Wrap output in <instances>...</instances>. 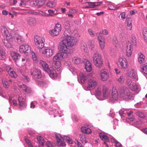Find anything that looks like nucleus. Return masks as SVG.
I'll use <instances>...</instances> for the list:
<instances>
[{"mask_svg":"<svg viewBox=\"0 0 147 147\" xmlns=\"http://www.w3.org/2000/svg\"><path fill=\"white\" fill-rule=\"evenodd\" d=\"M71 33L70 29L65 30L64 35L61 38V41L59 46L69 54L73 52L72 47L76 45L78 41L76 38L71 36Z\"/></svg>","mask_w":147,"mask_h":147,"instance_id":"obj_1","label":"nucleus"},{"mask_svg":"<svg viewBox=\"0 0 147 147\" xmlns=\"http://www.w3.org/2000/svg\"><path fill=\"white\" fill-rule=\"evenodd\" d=\"M59 51L53 57V66L57 71L61 70V61L63 59L67 58L69 55L68 53L59 46Z\"/></svg>","mask_w":147,"mask_h":147,"instance_id":"obj_2","label":"nucleus"},{"mask_svg":"<svg viewBox=\"0 0 147 147\" xmlns=\"http://www.w3.org/2000/svg\"><path fill=\"white\" fill-rule=\"evenodd\" d=\"M102 88V93L103 97L105 98H109L113 102L118 100V91L115 87H113L112 90H109L105 86H103Z\"/></svg>","mask_w":147,"mask_h":147,"instance_id":"obj_3","label":"nucleus"},{"mask_svg":"<svg viewBox=\"0 0 147 147\" xmlns=\"http://www.w3.org/2000/svg\"><path fill=\"white\" fill-rule=\"evenodd\" d=\"M93 74L92 73H90L88 74L87 86H84V89L86 91L94 89L98 84L96 78L95 77H93Z\"/></svg>","mask_w":147,"mask_h":147,"instance_id":"obj_4","label":"nucleus"},{"mask_svg":"<svg viewBox=\"0 0 147 147\" xmlns=\"http://www.w3.org/2000/svg\"><path fill=\"white\" fill-rule=\"evenodd\" d=\"M34 40L36 47L39 50L44 47L45 40L43 37L36 35L34 37Z\"/></svg>","mask_w":147,"mask_h":147,"instance_id":"obj_5","label":"nucleus"},{"mask_svg":"<svg viewBox=\"0 0 147 147\" xmlns=\"http://www.w3.org/2000/svg\"><path fill=\"white\" fill-rule=\"evenodd\" d=\"M55 49L53 47H45L43 50H39L40 52L45 57L49 58L51 57L54 54Z\"/></svg>","mask_w":147,"mask_h":147,"instance_id":"obj_6","label":"nucleus"},{"mask_svg":"<svg viewBox=\"0 0 147 147\" xmlns=\"http://www.w3.org/2000/svg\"><path fill=\"white\" fill-rule=\"evenodd\" d=\"M92 58L94 65L97 67H100L102 65V60L101 55L98 52L95 53L92 55Z\"/></svg>","mask_w":147,"mask_h":147,"instance_id":"obj_7","label":"nucleus"},{"mask_svg":"<svg viewBox=\"0 0 147 147\" xmlns=\"http://www.w3.org/2000/svg\"><path fill=\"white\" fill-rule=\"evenodd\" d=\"M118 98L120 97L123 99L128 100L131 98L129 90L127 88H123L120 91V94L118 95Z\"/></svg>","mask_w":147,"mask_h":147,"instance_id":"obj_8","label":"nucleus"},{"mask_svg":"<svg viewBox=\"0 0 147 147\" xmlns=\"http://www.w3.org/2000/svg\"><path fill=\"white\" fill-rule=\"evenodd\" d=\"M117 63L121 69H124L127 68L128 62L126 58L122 56L119 57Z\"/></svg>","mask_w":147,"mask_h":147,"instance_id":"obj_9","label":"nucleus"},{"mask_svg":"<svg viewBox=\"0 0 147 147\" xmlns=\"http://www.w3.org/2000/svg\"><path fill=\"white\" fill-rule=\"evenodd\" d=\"M61 25L59 24H55L54 28L50 30V34L53 37L58 36L61 30Z\"/></svg>","mask_w":147,"mask_h":147,"instance_id":"obj_10","label":"nucleus"},{"mask_svg":"<svg viewBox=\"0 0 147 147\" xmlns=\"http://www.w3.org/2000/svg\"><path fill=\"white\" fill-rule=\"evenodd\" d=\"M133 80L129 78H127L126 80V84L129 88L131 90L135 91L138 89L139 86L136 84L134 83Z\"/></svg>","mask_w":147,"mask_h":147,"instance_id":"obj_11","label":"nucleus"},{"mask_svg":"<svg viewBox=\"0 0 147 147\" xmlns=\"http://www.w3.org/2000/svg\"><path fill=\"white\" fill-rule=\"evenodd\" d=\"M96 35L98 37V39L99 44L101 50H103L105 47V39L103 36L100 35V33H97Z\"/></svg>","mask_w":147,"mask_h":147,"instance_id":"obj_12","label":"nucleus"},{"mask_svg":"<svg viewBox=\"0 0 147 147\" xmlns=\"http://www.w3.org/2000/svg\"><path fill=\"white\" fill-rule=\"evenodd\" d=\"M127 76L131 79L135 80V81L138 80V76L136 71L132 69H129L127 73Z\"/></svg>","mask_w":147,"mask_h":147,"instance_id":"obj_13","label":"nucleus"},{"mask_svg":"<svg viewBox=\"0 0 147 147\" xmlns=\"http://www.w3.org/2000/svg\"><path fill=\"white\" fill-rule=\"evenodd\" d=\"M99 75L100 80L102 81H107L109 77L108 71L106 69L101 70L100 71Z\"/></svg>","mask_w":147,"mask_h":147,"instance_id":"obj_14","label":"nucleus"},{"mask_svg":"<svg viewBox=\"0 0 147 147\" xmlns=\"http://www.w3.org/2000/svg\"><path fill=\"white\" fill-rule=\"evenodd\" d=\"M30 48L29 45L27 44L22 45L19 47V52L21 53H24L26 55H28L30 51Z\"/></svg>","mask_w":147,"mask_h":147,"instance_id":"obj_15","label":"nucleus"},{"mask_svg":"<svg viewBox=\"0 0 147 147\" xmlns=\"http://www.w3.org/2000/svg\"><path fill=\"white\" fill-rule=\"evenodd\" d=\"M20 90L23 91V92L26 95H28L32 92V90L31 88L24 84L19 86Z\"/></svg>","mask_w":147,"mask_h":147,"instance_id":"obj_16","label":"nucleus"},{"mask_svg":"<svg viewBox=\"0 0 147 147\" xmlns=\"http://www.w3.org/2000/svg\"><path fill=\"white\" fill-rule=\"evenodd\" d=\"M77 76L78 81L80 84H84L88 78L87 76L83 73H80Z\"/></svg>","mask_w":147,"mask_h":147,"instance_id":"obj_17","label":"nucleus"},{"mask_svg":"<svg viewBox=\"0 0 147 147\" xmlns=\"http://www.w3.org/2000/svg\"><path fill=\"white\" fill-rule=\"evenodd\" d=\"M125 50L126 56L130 57L132 54L133 46L130 44H127Z\"/></svg>","mask_w":147,"mask_h":147,"instance_id":"obj_18","label":"nucleus"},{"mask_svg":"<svg viewBox=\"0 0 147 147\" xmlns=\"http://www.w3.org/2000/svg\"><path fill=\"white\" fill-rule=\"evenodd\" d=\"M83 63L84 64L86 71L88 72H90L92 69V64L90 61L86 59H84Z\"/></svg>","mask_w":147,"mask_h":147,"instance_id":"obj_19","label":"nucleus"},{"mask_svg":"<svg viewBox=\"0 0 147 147\" xmlns=\"http://www.w3.org/2000/svg\"><path fill=\"white\" fill-rule=\"evenodd\" d=\"M38 65L42 66L46 72H49L50 68L48 64L45 61L40 60L39 62Z\"/></svg>","mask_w":147,"mask_h":147,"instance_id":"obj_20","label":"nucleus"},{"mask_svg":"<svg viewBox=\"0 0 147 147\" xmlns=\"http://www.w3.org/2000/svg\"><path fill=\"white\" fill-rule=\"evenodd\" d=\"M55 136L58 145L59 146H64L65 144L63 142V139L61 135L59 134H56Z\"/></svg>","mask_w":147,"mask_h":147,"instance_id":"obj_21","label":"nucleus"},{"mask_svg":"<svg viewBox=\"0 0 147 147\" xmlns=\"http://www.w3.org/2000/svg\"><path fill=\"white\" fill-rule=\"evenodd\" d=\"M6 70L9 75L11 77L15 78L17 77V75L13 68L8 67L7 68Z\"/></svg>","mask_w":147,"mask_h":147,"instance_id":"obj_22","label":"nucleus"},{"mask_svg":"<svg viewBox=\"0 0 147 147\" xmlns=\"http://www.w3.org/2000/svg\"><path fill=\"white\" fill-rule=\"evenodd\" d=\"M31 74L36 78H41V73L39 69H33Z\"/></svg>","mask_w":147,"mask_h":147,"instance_id":"obj_23","label":"nucleus"},{"mask_svg":"<svg viewBox=\"0 0 147 147\" xmlns=\"http://www.w3.org/2000/svg\"><path fill=\"white\" fill-rule=\"evenodd\" d=\"M1 30L2 34L6 36L7 38H11V34L5 26H3L1 27Z\"/></svg>","mask_w":147,"mask_h":147,"instance_id":"obj_24","label":"nucleus"},{"mask_svg":"<svg viewBox=\"0 0 147 147\" xmlns=\"http://www.w3.org/2000/svg\"><path fill=\"white\" fill-rule=\"evenodd\" d=\"M19 105L20 107H25L27 104L25 97L23 96H20L18 98Z\"/></svg>","mask_w":147,"mask_h":147,"instance_id":"obj_25","label":"nucleus"},{"mask_svg":"<svg viewBox=\"0 0 147 147\" xmlns=\"http://www.w3.org/2000/svg\"><path fill=\"white\" fill-rule=\"evenodd\" d=\"M84 59L78 57H74L72 59V61L75 64L80 65L83 63Z\"/></svg>","mask_w":147,"mask_h":147,"instance_id":"obj_26","label":"nucleus"},{"mask_svg":"<svg viewBox=\"0 0 147 147\" xmlns=\"http://www.w3.org/2000/svg\"><path fill=\"white\" fill-rule=\"evenodd\" d=\"M10 54L12 58L15 62L17 61L20 58V55L17 52L12 51Z\"/></svg>","mask_w":147,"mask_h":147,"instance_id":"obj_27","label":"nucleus"},{"mask_svg":"<svg viewBox=\"0 0 147 147\" xmlns=\"http://www.w3.org/2000/svg\"><path fill=\"white\" fill-rule=\"evenodd\" d=\"M6 57V52L3 47L0 46V60L4 59Z\"/></svg>","mask_w":147,"mask_h":147,"instance_id":"obj_28","label":"nucleus"},{"mask_svg":"<svg viewBox=\"0 0 147 147\" xmlns=\"http://www.w3.org/2000/svg\"><path fill=\"white\" fill-rule=\"evenodd\" d=\"M14 39L15 42L19 44H20L24 41V39L20 35H16L14 37Z\"/></svg>","mask_w":147,"mask_h":147,"instance_id":"obj_29","label":"nucleus"},{"mask_svg":"<svg viewBox=\"0 0 147 147\" xmlns=\"http://www.w3.org/2000/svg\"><path fill=\"white\" fill-rule=\"evenodd\" d=\"M28 24L31 26H35L36 24V19L34 18L29 17L27 20Z\"/></svg>","mask_w":147,"mask_h":147,"instance_id":"obj_30","label":"nucleus"},{"mask_svg":"<svg viewBox=\"0 0 147 147\" xmlns=\"http://www.w3.org/2000/svg\"><path fill=\"white\" fill-rule=\"evenodd\" d=\"M138 61L140 64H142L145 62V57L144 55L140 52L138 54Z\"/></svg>","mask_w":147,"mask_h":147,"instance_id":"obj_31","label":"nucleus"},{"mask_svg":"<svg viewBox=\"0 0 147 147\" xmlns=\"http://www.w3.org/2000/svg\"><path fill=\"white\" fill-rule=\"evenodd\" d=\"M102 1L99 2H86V3H88L89 4V7L90 8H94L95 6L99 5L100 4H102Z\"/></svg>","mask_w":147,"mask_h":147,"instance_id":"obj_32","label":"nucleus"},{"mask_svg":"<svg viewBox=\"0 0 147 147\" xmlns=\"http://www.w3.org/2000/svg\"><path fill=\"white\" fill-rule=\"evenodd\" d=\"M99 136L100 139L103 141H105V142H108L109 141V138L107 136L105 135L103 133H100L99 134Z\"/></svg>","mask_w":147,"mask_h":147,"instance_id":"obj_33","label":"nucleus"},{"mask_svg":"<svg viewBox=\"0 0 147 147\" xmlns=\"http://www.w3.org/2000/svg\"><path fill=\"white\" fill-rule=\"evenodd\" d=\"M51 68H50L49 72V75L50 77L52 78H54L57 77V75L56 71L54 70H52Z\"/></svg>","mask_w":147,"mask_h":147,"instance_id":"obj_34","label":"nucleus"},{"mask_svg":"<svg viewBox=\"0 0 147 147\" xmlns=\"http://www.w3.org/2000/svg\"><path fill=\"white\" fill-rule=\"evenodd\" d=\"M47 6L50 8H53L55 7L56 5V2L55 0L50 1L46 3Z\"/></svg>","mask_w":147,"mask_h":147,"instance_id":"obj_35","label":"nucleus"},{"mask_svg":"<svg viewBox=\"0 0 147 147\" xmlns=\"http://www.w3.org/2000/svg\"><path fill=\"white\" fill-rule=\"evenodd\" d=\"M81 129L82 132L86 134H89L92 132L90 129L85 126H82L81 127Z\"/></svg>","mask_w":147,"mask_h":147,"instance_id":"obj_36","label":"nucleus"},{"mask_svg":"<svg viewBox=\"0 0 147 147\" xmlns=\"http://www.w3.org/2000/svg\"><path fill=\"white\" fill-rule=\"evenodd\" d=\"M9 38H7L6 39H4L3 40V42L4 45L7 47L8 48H12L13 46L10 43L9 41L7 40L9 39Z\"/></svg>","mask_w":147,"mask_h":147,"instance_id":"obj_37","label":"nucleus"},{"mask_svg":"<svg viewBox=\"0 0 147 147\" xmlns=\"http://www.w3.org/2000/svg\"><path fill=\"white\" fill-rule=\"evenodd\" d=\"M68 62H66L65 63V65L67 66L68 65V68L69 70L72 72V74L75 75L77 74V70L75 69L73 67H71L69 64H68Z\"/></svg>","mask_w":147,"mask_h":147,"instance_id":"obj_38","label":"nucleus"},{"mask_svg":"<svg viewBox=\"0 0 147 147\" xmlns=\"http://www.w3.org/2000/svg\"><path fill=\"white\" fill-rule=\"evenodd\" d=\"M125 81V76L124 74H122L117 79V82L120 83H123Z\"/></svg>","mask_w":147,"mask_h":147,"instance_id":"obj_39","label":"nucleus"},{"mask_svg":"<svg viewBox=\"0 0 147 147\" xmlns=\"http://www.w3.org/2000/svg\"><path fill=\"white\" fill-rule=\"evenodd\" d=\"M129 42H130L128 44H130L133 46V45H136V37L134 36H132Z\"/></svg>","mask_w":147,"mask_h":147,"instance_id":"obj_40","label":"nucleus"},{"mask_svg":"<svg viewBox=\"0 0 147 147\" xmlns=\"http://www.w3.org/2000/svg\"><path fill=\"white\" fill-rule=\"evenodd\" d=\"M141 69L144 75H147V63L142 65Z\"/></svg>","mask_w":147,"mask_h":147,"instance_id":"obj_41","label":"nucleus"},{"mask_svg":"<svg viewBox=\"0 0 147 147\" xmlns=\"http://www.w3.org/2000/svg\"><path fill=\"white\" fill-rule=\"evenodd\" d=\"M80 48L82 51L86 52H88V48L86 44L85 43H82L81 45Z\"/></svg>","mask_w":147,"mask_h":147,"instance_id":"obj_42","label":"nucleus"},{"mask_svg":"<svg viewBox=\"0 0 147 147\" xmlns=\"http://www.w3.org/2000/svg\"><path fill=\"white\" fill-rule=\"evenodd\" d=\"M9 100V102L10 104H12L14 106H16L17 105L16 100H15L13 97L10 96Z\"/></svg>","mask_w":147,"mask_h":147,"instance_id":"obj_43","label":"nucleus"},{"mask_svg":"<svg viewBox=\"0 0 147 147\" xmlns=\"http://www.w3.org/2000/svg\"><path fill=\"white\" fill-rule=\"evenodd\" d=\"M37 140L39 143L42 146L44 145L45 143L47 141L46 139L44 140L40 136L37 137Z\"/></svg>","mask_w":147,"mask_h":147,"instance_id":"obj_44","label":"nucleus"},{"mask_svg":"<svg viewBox=\"0 0 147 147\" xmlns=\"http://www.w3.org/2000/svg\"><path fill=\"white\" fill-rule=\"evenodd\" d=\"M142 34L145 41L147 42V28H144L143 29Z\"/></svg>","mask_w":147,"mask_h":147,"instance_id":"obj_45","label":"nucleus"},{"mask_svg":"<svg viewBox=\"0 0 147 147\" xmlns=\"http://www.w3.org/2000/svg\"><path fill=\"white\" fill-rule=\"evenodd\" d=\"M32 58L34 62L36 63L38 62V59L36 54L33 51L31 52Z\"/></svg>","mask_w":147,"mask_h":147,"instance_id":"obj_46","label":"nucleus"},{"mask_svg":"<svg viewBox=\"0 0 147 147\" xmlns=\"http://www.w3.org/2000/svg\"><path fill=\"white\" fill-rule=\"evenodd\" d=\"M2 83L4 86L6 88H8L9 87V85L5 79H2Z\"/></svg>","mask_w":147,"mask_h":147,"instance_id":"obj_47","label":"nucleus"},{"mask_svg":"<svg viewBox=\"0 0 147 147\" xmlns=\"http://www.w3.org/2000/svg\"><path fill=\"white\" fill-rule=\"evenodd\" d=\"M138 117L141 118H144L145 116V115L144 113L140 111H138L136 113Z\"/></svg>","mask_w":147,"mask_h":147,"instance_id":"obj_48","label":"nucleus"},{"mask_svg":"<svg viewBox=\"0 0 147 147\" xmlns=\"http://www.w3.org/2000/svg\"><path fill=\"white\" fill-rule=\"evenodd\" d=\"M80 140L82 142L83 144H85L86 143V138L84 134L80 136Z\"/></svg>","mask_w":147,"mask_h":147,"instance_id":"obj_49","label":"nucleus"},{"mask_svg":"<svg viewBox=\"0 0 147 147\" xmlns=\"http://www.w3.org/2000/svg\"><path fill=\"white\" fill-rule=\"evenodd\" d=\"M37 83L41 87H46L47 86L45 82L42 81H38Z\"/></svg>","mask_w":147,"mask_h":147,"instance_id":"obj_50","label":"nucleus"},{"mask_svg":"<svg viewBox=\"0 0 147 147\" xmlns=\"http://www.w3.org/2000/svg\"><path fill=\"white\" fill-rule=\"evenodd\" d=\"M37 7L38 8L42 6L45 3L44 0H41L40 1H37Z\"/></svg>","mask_w":147,"mask_h":147,"instance_id":"obj_51","label":"nucleus"},{"mask_svg":"<svg viewBox=\"0 0 147 147\" xmlns=\"http://www.w3.org/2000/svg\"><path fill=\"white\" fill-rule=\"evenodd\" d=\"M96 93L98 96H99L101 94V90L100 87H98L97 88L96 90Z\"/></svg>","mask_w":147,"mask_h":147,"instance_id":"obj_52","label":"nucleus"},{"mask_svg":"<svg viewBox=\"0 0 147 147\" xmlns=\"http://www.w3.org/2000/svg\"><path fill=\"white\" fill-rule=\"evenodd\" d=\"M132 27V24L131 22V21H128L127 23V29L129 30H131Z\"/></svg>","mask_w":147,"mask_h":147,"instance_id":"obj_53","label":"nucleus"},{"mask_svg":"<svg viewBox=\"0 0 147 147\" xmlns=\"http://www.w3.org/2000/svg\"><path fill=\"white\" fill-rule=\"evenodd\" d=\"M54 11L52 10H48V12L49 13L48 16H54L55 15V14L54 13Z\"/></svg>","mask_w":147,"mask_h":147,"instance_id":"obj_54","label":"nucleus"},{"mask_svg":"<svg viewBox=\"0 0 147 147\" xmlns=\"http://www.w3.org/2000/svg\"><path fill=\"white\" fill-rule=\"evenodd\" d=\"M37 1H31L30 3V5L32 6H36L37 7Z\"/></svg>","mask_w":147,"mask_h":147,"instance_id":"obj_55","label":"nucleus"},{"mask_svg":"<svg viewBox=\"0 0 147 147\" xmlns=\"http://www.w3.org/2000/svg\"><path fill=\"white\" fill-rule=\"evenodd\" d=\"M26 143L28 144V146L29 147H33V145L32 144L30 143V140L27 138L25 139Z\"/></svg>","mask_w":147,"mask_h":147,"instance_id":"obj_56","label":"nucleus"},{"mask_svg":"<svg viewBox=\"0 0 147 147\" xmlns=\"http://www.w3.org/2000/svg\"><path fill=\"white\" fill-rule=\"evenodd\" d=\"M100 33L103 35H107L108 34V31L106 29L102 30Z\"/></svg>","mask_w":147,"mask_h":147,"instance_id":"obj_57","label":"nucleus"},{"mask_svg":"<svg viewBox=\"0 0 147 147\" xmlns=\"http://www.w3.org/2000/svg\"><path fill=\"white\" fill-rule=\"evenodd\" d=\"M75 143L77 145L78 147H83L82 144L78 140L75 141Z\"/></svg>","mask_w":147,"mask_h":147,"instance_id":"obj_58","label":"nucleus"},{"mask_svg":"<svg viewBox=\"0 0 147 147\" xmlns=\"http://www.w3.org/2000/svg\"><path fill=\"white\" fill-rule=\"evenodd\" d=\"M88 32L91 36L93 37L94 36V32L91 29H89L88 30Z\"/></svg>","mask_w":147,"mask_h":147,"instance_id":"obj_59","label":"nucleus"},{"mask_svg":"<svg viewBox=\"0 0 147 147\" xmlns=\"http://www.w3.org/2000/svg\"><path fill=\"white\" fill-rule=\"evenodd\" d=\"M66 140L69 143L72 144L73 143V141L69 137H66Z\"/></svg>","mask_w":147,"mask_h":147,"instance_id":"obj_60","label":"nucleus"},{"mask_svg":"<svg viewBox=\"0 0 147 147\" xmlns=\"http://www.w3.org/2000/svg\"><path fill=\"white\" fill-rule=\"evenodd\" d=\"M115 145L117 147H122V146L120 144V143L118 142L117 141H115Z\"/></svg>","mask_w":147,"mask_h":147,"instance_id":"obj_61","label":"nucleus"},{"mask_svg":"<svg viewBox=\"0 0 147 147\" xmlns=\"http://www.w3.org/2000/svg\"><path fill=\"white\" fill-rule=\"evenodd\" d=\"M121 18L123 19H125L126 18L125 14L124 12H121L120 13Z\"/></svg>","mask_w":147,"mask_h":147,"instance_id":"obj_62","label":"nucleus"},{"mask_svg":"<svg viewBox=\"0 0 147 147\" xmlns=\"http://www.w3.org/2000/svg\"><path fill=\"white\" fill-rule=\"evenodd\" d=\"M53 112L54 113H59V112L58 110L57 111V110L56 109H52L50 111V113H51V112Z\"/></svg>","mask_w":147,"mask_h":147,"instance_id":"obj_63","label":"nucleus"},{"mask_svg":"<svg viewBox=\"0 0 147 147\" xmlns=\"http://www.w3.org/2000/svg\"><path fill=\"white\" fill-rule=\"evenodd\" d=\"M38 15H41L43 16H46V13L42 11H39L38 12Z\"/></svg>","mask_w":147,"mask_h":147,"instance_id":"obj_64","label":"nucleus"}]
</instances>
